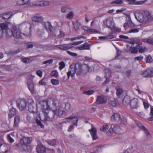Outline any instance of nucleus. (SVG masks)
I'll return each mask as SVG.
<instances>
[{
    "mask_svg": "<svg viewBox=\"0 0 153 153\" xmlns=\"http://www.w3.org/2000/svg\"><path fill=\"white\" fill-rule=\"evenodd\" d=\"M31 141V138L30 137H23L20 139V143L16 145L17 148L22 151L30 152L32 148L28 144L30 143Z\"/></svg>",
    "mask_w": 153,
    "mask_h": 153,
    "instance_id": "f257e3e1",
    "label": "nucleus"
},
{
    "mask_svg": "<svg viewBox=\"0 0 153 153\" xmlns=\"http://www.w3.org/2000/svg\"><path fill=\"white\" fill-rule=\"evenodd\" d=\"M135 18L139 22L145 23L149 21L153 20V17L149 12L145 11L143 13L136 12L134 14Z\"/></svg>",
    "mask_w": 153,
    "mask_h": 153,
    "instance_id": "f03ea898",
    "label": "nucleus"
},
{
    "mask_svg": "<svg viewBox=\"0 0 153 153\" xmlns=\"http://www.w3.org/2000/svg\"><path fill=\"white\" fill-rule=\"evenodd\" d=\"M86 69H88L87 65L85 64H81L79 63H77L75 65L74 71L78 76L81 74L83 71H84Z\"/></svg>",
    "mask_w": 153,
    "mask_h": 153,
    "instance_id": "7ed1b4c3",
    "label": "nucleus"
},
{
    "mask_svg": "<svg viewBox=\"0 0 153 153\" xmlns=\"http://www.w3.org/2000/svg\"><path fill=\"white\" fill-rule=\"evenodd\" d=\"M52 101V105L54 106H56V100L53 98L50 99V100L48 101L44 100L41 101L40 102V104L42 105V109H45V106H46V110H49L50 109V105H51V102Z\"/></svg>",
    "mask_w": 153,
    "mask_h": 153,
    "instance_id": "20e7f679",
    "label": "nucleus"
},
{
    "mask_svg": "<svg viewBox=\"0 0 153 153\" xmlns=\"http://www.w3.org/2000/svg\"><path fill=\"white\" fill-rule=\"evenodd\" d=\"M17 106L21 111L25 110L27 108V102L24 99H19L16 101Z\"/></svg>",
    "mask_w": 153,
    "mask_h": 153,
    "instance_id": "39448f33",
    "label": "nucleus"
},
{
    "mask_svg": "<svg viewBox=\"0 0 153 153\" xmlns=\"http://www.w3.org/2000/svg\"><path fill=\"white\" fill-rule=\"evenodd\" d=\"M120 130V128L119 126L111 125L107 132V134L109 136H114V134H117Z\"/></svg>",
    "mask_w": 153,
    "mask_h": 153,
    "instance_id": "423d86ee",
    "label": "nucleus"
},
{
    "mask_svg": "<svg viewBox=\"0 0 153 153\" xmlns=\"http://www.w3.org/2000/svg\"><path fill=\"white\" fill-rule=\"evenodd\" d=\"M12 16V13L11 12L0 14V21L6 22L11 18Z\"/></svg>",
    "mask_w": 153,
    "mask_h": 153,
    "instance_id": "0eeeda50",
    "label": "nucleus"
},
{
    "mask_svg": "<svg viewBox=\"0 0 153 153\" xmlns=\"http://www.w3.org/2000/svg\"><path fill=\"white\" fill-rule=\"evenodd\" d=\"M28 103V111L32 113H34L36 110V106L33 100L32 99H29L27 101Z\"/></svg>",
    "mask_w": 153,
    "mask_h": 153,
    "instance_id": "6e6552de",
    "label": "nucleus"
},
{
    "mask_svg": "<svg viewBox=\"0 0 153 153\" xmlns=\"http://www.w3.org/2000/svg\"><path fill=\"white\" fill-rule=\"evenodd\" d=\"M46 149L40 142H39V143H38L36 147V150L38 153H45L46 152Z\"/></svg>",
    "mask_w": 153,
    "mask_h": 153,
    "instance_id": "1a4fd4ad",
    "label": "nucleus"
},
{
    "mask_svg": "<svg viewBox=\"0 0 153 153\" xmlns=\"http://www.w3.org/2000/svg\"><path fill=\"white\" fill-rule=\"evenodd\" d=\"M52 116L51 118L53 119L54 118L55 115L58 116H60L62 115L64 111L62 110L60 108H56L55 110H52Z\"/></svg>",
    "mask_w": 153,
    "mask_h": 153,
    "instance_id": "9d476101",
    "label": "nucleus"
},
{
    "mask_svg": "<svg viewBox=\"0 0 153 153\" xmlns=\"http://www.w3.org/2000/svg\"><path fill=\"white\" fill-rule=\"evenodd\" d=\"M130 105L133 109L137 108L139 106V102L137 98H133L131 100Z\"/></svg>",
    "mask_w": 153,
    "mask_h": 153,
    "instance_id": "9b49d317",
    "label": "nucleus"
},
{
    "mask_svg": "<svg viewBox=\"0 0 153 153\" xmlns=\"http://www.w3.org/2000/svg\"><path fill=\"white\" fill-rule=\"evenodd\" d=\"M106 102V98L104 96L102 95L97 97L96 101V103L97 104L105 103Z\"/></svg>",
    "mask_w": 153,
    "mask_h": 153,
    "instance_id": "f8f14e48",
    "label": "nucleus"
},
{
    "mask_svg": "<svg viewBox=\"0 0 153 153\" xmlns=\"http://www.w3.org/2000/svg\"><path fill=\"white\" fill-rule=\"evenodd\" d=\"M93 140H97L98 137L97 135V130L95 128L92 127L91 129L89 130Z\"/></svg>",
    "mask_w": 153,
    "mask_h": 153,
    "instance_id": "ddd939ff",
    "label": "nucleus"
},
{
    "mask_svg": "<svg viewBox=\"0 0 153 153\" xmlns=\"http://www.w3.org/2000/svg\"><path fill=\"white\" fill-rule=\"evenodd\" d=\"M66 119L72 120L73 119H75V121H74L73 123L74 125L77 126V123L78 121V115L76 114L72 113V114L69 117L65 118Z\"/></svg>",
    "mask_w": 153,
    "mask_h": 153,
    "instance_id": "4468645a",
    "label": "nucleus"
},
{
    "mask_svg": "<svg viewBox=\"0 0 153 153\" xmlns=\"http://www.w3.org/2000/svg\"><path fill=\"white\" fill-rule=\"evenodd\" d=\"M28 88L31 93L33 94L34 92V86L32 79L30 78L27 80Z\"/></svg>",
    "mask_w": 153,
    "mask_h": 153,
    "instance_id": "2eb2a0df",
    "label": "nucleus"
},
{
    "mask_svg": "<svg viewBox=\"0 0 153 153\" xmlns=\"http://www.w3.org/2000/svg\"><path fill=\"white\" fill-rule=\"evenodd\" d=\"M142 75L145 77H150L153 76V70L147 69L143 72Z\"/></svg>",
    "mask_w": 153,
    "mask_h": 153,
    "instance_id": "dca6fc26",
    "label": "nucleus"
},
{
    "mask_svg": "<svg viewBox=\"0 0 153 153\" xmlns=\"http://www.w3.org/2000/svg\"><path fill=\"white\" fill-rule=\"evenodd\" d=\"M14 31L13 36L17 39L20 38L22 36L20 31L16 27H13Z\"/></svg>",
    "mask_w": 153,
    "mask_h": 153,
    "instance_id": "f3484780",
    "label": "nucleus"
},
{
    "mask_svg": "<svg viewBox=\"0 0 153 153\" xmlns=\"http://www.w3.org/2000/svg\"><path fill=\"white\" fill-rule=\"evenodd\" d=\"M16 114V110L13 107H12L9 109L8 113V118H12Z\"/></svg>",
    "mask_w": 153,
    "mask_h": 153,
    "instance_id": "a211bd4d",
    "label": "nucleus"
},
{
    "mask_svg": "<svg viewBox=\"0 0 153 153\" xmlns=\"http://www.w3.org/2000/svg\"><path fill=\"white\" fill-rule=\"evenodd\" d=\"M90 45L87 42L85 43L84 44L82 45L81 46L78 47V48L79 50H90Z\"/></svg>",
    "mask_w": 153,
    "mask_h": 153,
    "instance_id": "6ab92c4d",
    "label": "nucleus"
},
{
    "mask_svg": "<svg viewBox=\"0 0 153 153\" xmlns=\"http://www.w3.org/2000/svg\"><path fill=\"white\" fill-rule=\"evenodd\" d=\"M111 119L113 121L118 122L120 119V116L118 113H114L111 116Z\"/></svg>",
    "mask_w": 153,
    "mask_h": 153,
    "instance_id": "aec40b11",
    "label": "nucleus"
},
{
    "mask_svg": "<svg viewBox=\"0 0 153 153\" xmlns=\"http://www.w3.org/2000/svg\"><path fill=\"white\" fill-rule=\"evenodd\" d=\"M13 27L12 29L8 28L6 30V36L7 38H10L12 36H13V33L15 32L14 31Z\"/></svg>",
    "mask_w": 153,
    "mask_h": 153,
    "instance_id": "412c9836",
    "label": "nucleus"
},
{
    "mask_svg": "<svg viewBox=\"0 0 153 153\" xmlns=\"http://www.w3.org/2000/svg\"><path fill=\"white\" fill-rule=\"evenodd\" d=\"M130 98L128 96H126L124 97L123 100V104L124 105H128L130 103Z\"/></svg>",
    "mask_w": 153,
    "mask_h": 153,
    "instance_id": "4be33fe9",
    "label": "nucleus"
},
{
    "mask_svg": "<svg viewBox=\"0 0 153 153\" xmlns=\"http://www.w3.org/2000/svg\"><path fill=\"white\" fill-rule=\"evenodd\" d=\"M27 119L30 123L33 124L35 123V118L32 114H27Z\"/></svg>",
    "mask_w": 153,
    "mask_h": 153,
    "instance_id": "5701e85b",
    "label": "nucleus"
},
{
    "mask_svg": "<svg viewBox=\"0 0 153 153\" xmlns=\"http://www.w3.org/2000/svg\"><path fill=\"white\" fill-rule=\"evenodd\" d=\"M20 122V118L18 115H16L14 118L13 127H17Z\"/></svg>",
    "mask_w": 153,
    "mask_h": 153,
    "instance_id": "b1692460",
    "label": "nucleus"
},
{
    "mask_svg": "<svg viewBox=\"0 0 153 153\" xmlns=\"http://www.w3.org/2000/svg\"><path fill=\"white\" fill-rule=\"evenodd\" d=\"M44 26L45 29L47 31L51 32L53 28V27L51 26V23L48 22H45Z\"/></svg>",
    "mask_w": 153,
    "mask_h": 153,
    "instance_id": "393cba45",
    "label": "nucleus"
},
{
    "mask_svg": "<svg viewBox=\"0 0 153 153\" xmlns=\"http://www.w3.org/2000/svg\"><path fill=\"white\" fill-rule=\"evenodd\" d=\"M105 72L106 74L105 75V78H106V79L105 81L104 82L103 84L105 85L107 84L108 82H109V79L107 77L109 76L111 74L109 70L108 69H106L105 70Z\"/></svg>",
    "mask_w": 153,
    "mask_h": 153,
    "instance_id": "a878e982",
    "label": "nucleus"
},
{
    "mask_svg": "<svg viewBox=\"0 0 153 153\" xmlns=\"http://www.w3.org/2000/svg\"><path fill=\"white\" fill-rule=\"evenodd\" d=\"M8 27V24L6 23H1L0 24V32L2 34L4 32V30H7Z\"/></svg>",
    "mask_w": 153,
    "mask_h": 153,
    "instance_id": "bb28decb",
    "label": "nucleus"
},
{
    "mask_svg": "<svg viewBox=\"0 0 153 153\" xmlns=\"http://www.w3.org/2000/svg\"><path fill=\"white\" fill-rule=\"evenodd\" d=\"M9 146L6 144H2L0 149V153H6L9 150L7 148V147Z\"/></svg>",
    "mask_w": 153,
    "mask_h": 153,
    "instance_id": "cd10ccee",
    "label": "nucleus"
},
{
    "mask_svg": "<svg viewBox=\"0 0 153 153\" xmlns=\"http://www.w3.org/2000/svg\"><path fill=\"white\" fill-rule=\"evenodd\" d=\"M128 52L131 53H137L138 52L137 45L135 47H130Z\"/></svg>",
    "mask_w": 153,
    "mask_h": 153,
    "instance_id": "c85d7f7f",
    "label": "nucleus"
},
{
    "mask_svg": "<svg viewBox=\"0 0 153 153\" xmlns=\"http://www.w3.org/2000/svg\"><path fill=\"white\" fill-rule=\"evenodd\" d=\"M74 28L76 31L79 30L81 24L77 20L75 22L73 23Z\"/></svg>",
    "mask_w": 153,
    "mask_h": 153,
    "instance_id": "c756f323",
    "label": "nucleus"
},
{
    "mask_svg": "<svg viewBox=\"0 0 153 153\" xmlns=\"http://www.w3.org/2000/svg\"><path fill=\"white\" fill-rule=\"evenodd\" d=\"M142 41L144 42H146L153 45V38L149 37L147 38L143 39Z\"/></svg>",
    "mask_w": 153,
    "mask_h": 153,
    "instance_id": "7c9ffc66",
    "label": "nucleus"
},
{
    "mask_svg": "<svg viewBox=\"0 0 153 153\" xmlns=\"http://www.w3.org/2000/svg\"><path fill=\"white\" fill-rule=\"evenodd\" d=\"M33 21L37 22H42L43 19L42 17L41 16H35L32 18Z\"/></svg>",
    "mask_w": 153,
    "mask_h": 153,
    "instance_id": "2f4dec72",
    "label": "nucleus"
},
{
    "mask_svg": "<svg viewBox=\"0 0 153 153\" xmlns=\"http://www.w3.org/2000/svg\"><path fill=\"white\" fill-rule=\"evenodd\" d=\"M46 142L48 144L53 146H55L56 143V140L55 139L47 140Z\"/></svg>",
    "mask_w": 153,
    "mask_h": 153,
    "instance_id": "473e14b6",
    "label": "nucleus"
},
{
    "mask_svg": "<svg viewBox=\"0 0 153 153\" xmlns=\"http://www.w3.org/2000/svg\"><path fill=\"white\" fill-rule=\"evenodd\" d=\"M112 22L111 21L109 20H106V25L107 27L110 29L111 30H114V29H113V27L114 25H112Z\"/></svg>",
    "mask_w": 153,
    "mask_h": 153,
    "instance_id": "72a5a7b5",
    "label": "nucleus"
},
{
    "mask_svg": "<svg viewBox=\"0 0 153 153\" xmlns=\"http://www.w3.org/2000/svg\"><path fill=\"white\" fill-rule=\"evenodd\" d=\"M41 105L42 106V105ZM42 109V112L44 113V116H45V118H44V121H46L47 120H48L49 119L51 118H51V116H48V113L47 112H46L45 111V110H47L46 109V108L45 107V110H44V109H42Z\"/></svg>",
    "mask_w": 153,
    "mask_h": 153,
    "instance_id": "f704fd0d",
    "label": "nucleus"
},
{
    "mask_svg": "<svg viewBox=\"0 0 153 153\" xmlns=\"http://www.w3.org/2000/svg\"><path fill=\"white\" fill-rule=\"evenodd\" d=\"M31 59L32 57H30L28 58L24 57V58H21V60L22 62L25 63H29L32 61V60Z\"/></svg>",
    "mask_w": 153,
    "mask_h": 153,
    "instance_id": "c9c22d12",
    "label": "nucleus"
},
{
    "mask_svg": "<svg viewBox=\"0 0 153 153\" xmlns=\"http://www.w3.org/2000/svg\"><path fill=\"white\" fill-rule=\"evenodd\" d=\"M67 45H59L58 48L59 49L63 50H66L71 48Z\"/></svg>",
    "mask_w": 153,
    "mask_h": 153,
    "instance_id": "e433bc0d",
    "label": "nucleus"
},
{
    "mask_svg": "<svg viewBox=\"0 0 153 153\" xmlns=\"http://www.w3.org/2000/svg\"><path fill=\"white\" fill-rule=\"evenodd\" d=\"M30 1V0H22L21 3H20V2H21V0H18L17 2V4L19 5H22L29 3Z\"/></svg>",
    "mask_w": 153,
    "mask_h": 153,
    "instance_id": "4c0bfd02",
    "label": "nucleus"
},
{
    "mask_svg": "<svg viewBox=\"0 0 153 153\" xmlns=\"http://www.w3.org/2000/svg\"><path fill=\"white\" fill-rule=\"evenodd\" d=\"M134 25V24L131 22H125L123 25L124 27L126 29L128 27H133Z\"/></svg>",
    "mask_w": 153,
    "mask_h": 153,
    "instance_id": "58836bf2",
    "label": "nucleus"
},
{
    "mask_svg": "<svg viewBox=\"0 0 153 153\" xmlns=\"http://www.w3.org/2000/svg\"><path fill=\"white\" fill-rule=\"evenodd\" d=\"M116 94L117 96H120L123 93V90L119 87H116Z\"/></svg>",
    "mask_w": 153,
    "mask_h": 153,
    "instance_id": "ea45409f",
    "label": "nucleus"
},
{
    "mask_svg": "<svg viewBox=\"0 0 153 153\" xmlns=\"http://www.w3.org/2000/svg\"><path fill=\"white\" fill-rule=\"evenodd\" d=\"M137 47L139 52L140 53H143L146 49V47H143L142 46H140L139 45H137Z\"/></svg>",
    "mask_w": 153,
    "mask_h": 153,
    "instance_id": "a19ab883",
    "label": "nucleus"
},
{
    "mask_svg": "<svg viewBox=\"0 0 153 153\" xmlns=\"http://www.w3.org/2000/svg\"><path fill=\"white\" fill-rule=\"evenodd\" d=\"M49 4V2L48 1H40L38 5L41 6H48Z\"/></svg>",
    "mask_w": 153,
    "mask_h": 153,
    "instance_id": "79ce46f5",
    "label": "nucleus"
},
{
    "mask_svg": "<svg viewBox=\"0 0 153 153\" xmlns=\"http://www.w3.org/2000/svg\"><path fill=\"white\" fill-rule=\"evenodd\" d=\"M109 104L112 106L115 107L117 105V102L115 100H109L108 101Z\"/></svg>",
    "mask_w": 153,
    "mask_h": 153,
    "instance_id": "37998d69",
    "label": "nucleus"
},
{
    "mask_svg": "<svg viewBox=\"0 0 153 153\" xmlns=\"http://www.w3.org/2000/svg\"><path fill=\"white\" fill-rule=\"evenodd\" d=\"M135 123L140 128L142 129H145V127L138 121L135 120Z\"/></svg>",
    "mask_w": 153,
    "mask_h": 153,
    "instance_id": "c03bdc74",
    "label": "nucleus"
},
{
    "mask_svg": "<svg viewBox=\"0 0 153 153\" xmlns=\"http://www.w3.org/2000/svg\"><path fill=\"white\" fill-rule=\"evenodd\" d=\"M51 75L53 76L56 77L58 76V73L56 70H54L52 71L51 73Z\"/></svg>",
    "mask_w": 153,
    "mask_h": 153,
    "instance_id": "a18cd8bd",
    "label": "nucleus"
},
{
    "mask_svg": "<svg viewBox=\"0 0 153 153\" xmlns=\"http://www.w3.org/2000/svg\"><path fill=\"white\" fill-rule=\"evenodd\" d=\"M108 128V126L107 125H104L100 128V130L103 132H106Z\"/></svg>",
    "mask_w": 153,
    "mask_h": 153,
    "instance_id": "49530a36",
    "label": "nucleus"
},
{
    "mask_svg": "<svg viewBox=\"0 0 153 153\" xmlns=\"http://www.w3.org/2000/svg\"><path fill=\"white\" fill-rule=\"evenodd\" d=\"M123 2L122 0H115L111 2V4H121Z\"/></svg>",
    "mask_w": 153,
    "mask_h": 153,
    "instance_id": "de8ad7c7",
    "label": "nucleus"
},
{
    "mask_svg": "<svg viewBox=\"0 0 153 153\" xmlns=\"http://www.w3.org/2000/svg\"><path fill=\"white\" fill-rule=\"evenodd\" d=\"M146 63H152V59L150 55H149L145 58Z\"/></svg>",
    "mask_w": 153,
    "mask_h": 153,
    "instance_id": "09e8293b",
    "label": "nucleus"
},
{
    "mask_svg": "<svg viewBox=\"0 0 153 153\" xmlns=\"http://www.w3.org/2000/svg\"><path fill=\"white\" fill-rule=\"evenodd\" d=\"M150 115L151 117L148 118V120L150 121H152L153 120V108H151V109Z\"/></svg>",
    "mask_w": 153,
    "mask_h": 153,
    "instance_id": "8fccbe9b",
    "label": "nucleus"
},
{
    "mask_svg": "<svg viewBox=\"0 0 153 153\" xmlns=\"http://www.w3.org/2000/svg\"><path fill=\"white\" fill-rule=\"evenodd\" d=\"M71 105L69 102H66L65 104V109L68 111L71 110Z\"/></svg>",
    "mask_w": 153,
    "mask_h": 153,
    "instance_id": "3c124183",
    "label": "nucleus"
},
{
    "mask_svg": "<svg viewBox=\"0 0 153 153\" xmlns=\"http://www.w3.org/2000/svg\"><path fill=\"white\" fill-rule=\"evenodd\" d=\"M94 91L91 90H89L88 91H84L83 92V94H86L87 95H90L93 94Z\"/></svg>",
    "mask_w": 153,
    "mask_h": 153,
    "instance_id": "603ef678",
    "label": "nucleus"
},
{
    "mask_svg": "<svg viewBox=\"0 0 153 153\" xmlns=\"http://www.w3.org/2000/svg\"><path fill=\"white\" fill-rule=\"evenodd\" d=\"M69 8L68 7H63L61 8V12L63 13L68 12L69 11Z\"/></svg>",
    "mask_w": 153,
    "mask_h": 153,
    "instance_id": "864d4df0",
    "label": "nucleus"
},
{
    "mask_svg": "<svg viewBox=\"0 0 153 153\" xmlns=\"http://www.w3.org/2000/svg\"><path fill=\"white\" fill-rule=\"evenodd\" d=\"M36 122L37 125L40 126L41 128H44V126L42 124L41 122L37 119H36Z\"/></svg>",
    "mask_w": 153,
    "mask_h": 153,
    "instance_id": "5fc2aeb1",
    "label": "nucleus"
},
{
    "mask_svg": "<svg viewBox=\"0 0 153 153\" xmlns=\"http://www.w3.org/2000/svg\"><path fill=\"white\" fill-rule=\"evenodd\" d=\"M51 82L52 84L54 85H57L59 84V81L57 79H52L51 80Z\"/></svg>",
    "mask_w": 153,
    "mask_h": 153,
    "instance_id": "6e6d98bb",
    "label": "nucleus"
},
{
    "mask_svg": "<svg viewBox=\"0 0 153 153\" xmlns=\"http://www.w3.org/2000/svg\"><path fill=\"white\" fill-rule=\"evenodd\" d=\"M59 65L60 66L59 67V68L60 70H61L65 66V64L64 62L63 61H61L59 63Z\"/></svg>",
    "mask_w": 153,
    "mask_h": 153,
    "instance_id": "4d7b16f0",
    "label": "nucleus"
},
{
    "mask_svg": "<svg viewBox=\"0 0 153 153\" xmlns=\"http://www.w3.org/2000/svg\"><path fill=\"white\" fill-rule=\"evenodd\" d=\"M31 28V27L30 26L29 28V30L28 29H27V31L26 32H25V33H23V34L25 36H30V35Z\"/></svg>",
    "mask_w": 153,
    "mask_h": 153,
    "instance_id": "13d9d810",
    "label": "nucleus"
},
{
    "mask_svg": "<svg viewBox=\"0 0 153 153\" xmlns=\"http://www.w3.org/2000/svg\"><path fill=\"white\" fill-rule=\"evenodd\" d=\"M66 52L70 55L71 56H74V57H76L77 55V54L76 53L71 52L68 50H67L66 51Z\"/></svg>",
    "mask_w": 153,
    "mask_h": 153,
    "instance_id": "bf43d9fd",
    "label": "nucleus"
},
{
    "mask_svg": "<svg viewBox=\"0 0 153 153\" xmlns=\"http://www.w3.org/2000/svg\"><path fill=\"white\" fill-rule=\"evenodd\" d=\"M39 84L40 85H45L46 84V82L45 81V78H43L42 79L39 81Z\"/></svg>",
    "mask_w": 153,
    "mask_h": 153,
    "instance_id": "052dcab7",
    "label": "nucleus"
},
{
    "mask_svg": "<svg viewBox=\"0 0 153 153\" xmlns=\"http://www.w3.org/2000/svg\"><path fill=\"white\" fill-rule=\"evenodd\" d=\"M26 47L27 48H31L33 47V45L31 42H29L26 45Z\"/></svg>",
    "mask_w": 153,
    "mask_h": 153,
    "instance_id": "680f3d73",
    "label": "nucleus"
},
{
    "mask_svg": "<svg viewBox=\"0 0 153 153\" xmlns=\"http://www.w3.org/2000/svg\"><path fill=\"white\" fill-rule=\"evenodd\" d=\"M47 153H55V151L53 149H50L48 148L46 149Z\"/></svg>",
    "mask_w": 153,
    "mask_h": 153,
    "instance_id": "e2e57ef3",
    "label": "nucleus"
},
{
    "mask_svg": "<svg viewBox=\"0 0 153 153\" xmlns=\"http://www.w3.org/2000/svg\"><path fill=\"white\" fill-rule=\"evenodd\" d=\"M36 74L40 77H41L42 76V72L41 70H38L36 71Z\"/></svg>",
    "mask_w": 153,
    "mask_h": 153,
    "instance_id": "0e129e2a",
    "label": "nucleus"
},
{
    "mask_svg": "<svg viewBox=\"0 0 153 153\" xmlns=\"http://www.w3.org/2000/svg\"><path fill=\"white\" fill-rule=\"evenodd\" d=\"M139 32V30L137 29H133L130 30L129 32V33H137Z\"/></svg>",
    "mask_w": 153,
    "mask_h": 153,
    "instance_id": "69168bd1",
    "label": "nucleus"
},
{
    "mask_svg": "<svg viewBox=\"0 0 153 153\" xmlns=\"http://www.w3.org/2000/svg\"><path fill=\"white\" fill-rule=\"evenodd\" d=\"M73 13L72 12H70L67 15V17L68 18L70 19L73 17Z\"/></svg>",
    "mask_w": 153,
    "mask_h": 153,
    "instance_id": "338daca9",
    "label": "nucleus"
},
{
    "mask_svg": "<svg viewBox=\"0 0 153 153\" xmlns=\"http://www.w3.org/2000/svg\"><path fill=\"white\" fill-rule=\"evenodd\" d=\"M143 59V56H139L135 57L134 58L135 61L136 60L140 61Z\"/></svg>",
    "mask_w": 153,
    "mask_h": 153,
    "instance_id": "774afa93",
    "label": "nucleus"
}]
</instances>
